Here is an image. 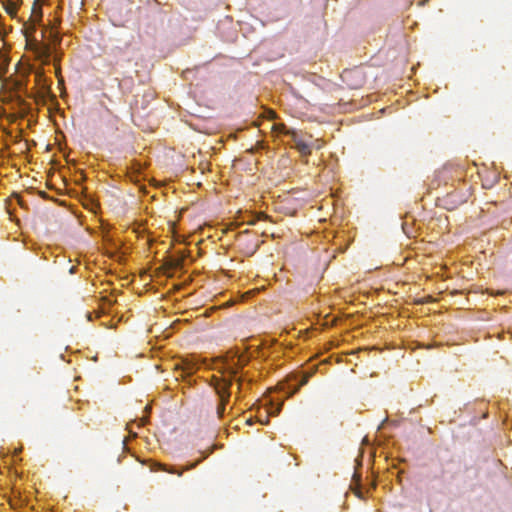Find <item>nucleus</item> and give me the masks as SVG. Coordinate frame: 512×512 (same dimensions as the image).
Here are the masks:
<instances>
[{
	"mask_svg": "<svg viewBox=\"0 0 512 512\" xmlns=\"http://www.w3.org/2000/svg\"><path fill=\"white\" fill-rule=\"evenodd\" d=\"M148 467H149L150 471H152V472H167L176 477H181L183 469H184V468H179V467H174V466L168 467L166 465L156 463V462H151L148 465Z\"/></svg>",
	"mask_w": 512,
	"mask_h": 512,
	"instance_id": "7ed1b4c3",
	"label": "nucleus"
},
{
	"mask_svg": "<svg viewBox=\"0 0 512 512\" xmlns=\"http://www.w3.org/2000/svg\"><path fill=\"white\" fill-rule=\"evenodd\" d=\"M42 5L43 2L34 1L32 8H31V16L30 20L33 23H38L42 19Z\"/></svg>",
	"mask_w": 512,
	"mask_h": 512,
	"instance_id": "39448f33",
	"label": "nucleus"
},
{
	"mask_svg": "<svg viewBox=\"0 0 512 512\" xmlns=\"http://www.w3.org/2000/svg\"><path fill=\"white\" fill-rule=\"evenodd\" d=\"M377 482H369L367 486H363L362 482H352L349 486V490L352 491L359 499H365V497L376 487Z\"/></svg>",
	"mask_w": 512,
	"mask_h": 512,
	"instance_id": "f03ea898",
	"label": "nucleus"
},
{
	"mask_svg": "<svg viewBox=\"0 0 512 512\" xmlns=\"http://www.w3.org/2000/svg\"><path fill=\"white\" fill-rule=\"evenodd\" d=\"M272 130L275 132V133H284V134H287V135H291L292 136V133L291 131L287 130L286 129V126L282 123H279V124H274L272 126Z\"/></svg>",
	"mask_w": 512,
	"mask_h": 512,
	"instance_id": "0eeeda50",
	"label": "nucleus"
},
{
	"mask_svg": "<svg viewBox=\"0 0 512 512\" xmlns=\"http://www.w3.org/2000/svg\"><path fill=\"white\" fill-rule=\"evenodd\" d=\"M292 140L294 142L295 148L300 152L302 156H307L311 153L310 147L297 137L296 133H292Z\"/></svg>",
	"mask_w": 512,
	"mask_h": 512,
	"instance_id": "20e7f679",
	"label": "nucleus"
},
{
	"mask_svg": "<svg viewBox=\"0 0 512 512\" xmlns=\"http://www.w3.org/2000/svg\"><path fill=\"white\" fill-rule=\"evenodd\" d=\"M266 117L270 120L276 119V113L273 110H268L266 112Z\"/></svg>",
	"mask_w": 512,
	"mask_h": 512,
	"instance_id": "6e6552de",
	"label": "nucleus"
},
{
	"mask_svg": "<svg viewBox=\"0 0 512 512\" xmlns=\"http://www.w3.org/2000/svg\"><path fill=\"white\" fill-rule=\"evenodd\" d=\"M352 480H359V478L356 476V474H354Z\"/></svg>",
	"mask_w": 512,
	"mask_h": 512,
	"instance_id": "1a4fd4ad",
	"label": "nucleus"
},
{
	"mask_svg": "<svg viewBox=\"0 0 512 512\" xmlns=\"http://www.w3.org/2000/svg\"><path fill=\"white\" fill-rule=\"evenodd\" d=\"M201 365H207L217 370V374L212 376L211 381L220 400L217 413L219 416H222L225 411V404L230 398L229 389L232 386V380L235 378L236 372L233 369V365L224 358H217L210 361L209 364L206 360L199 361L195 357L187 358L183 361V370L187 374H192L198 370Z\"/></svg>",
	"mask_w": 512,
	"mask_h": 512,
	"instance_id": "f257e3e1",
	"label": "nucleus"
},
{
	"mask_svg": "<svg viewBox=\"0 0 512 512\" xmlns=\"http://www.w3.org/2000/svg\"><path fill=\"white\" fill-rule=\"evenodd\" d=\"M5 11H6V12H7V14H9L11 17H14V16H16V14H17L18 7H17V5H16L14 2H8V3L5 5Z\"/></svg>",
	"mask_w": 512,
	"mask_h": 512,
	"instance_id": "423d86ee",
	"label": "nucleus"
}]
</instances>
